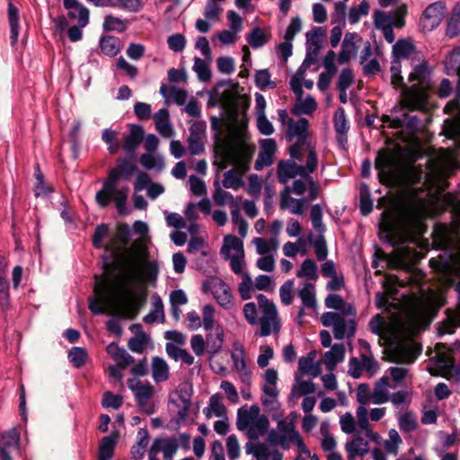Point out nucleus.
<instances>
[{"instance_id": "nucleus-41", "label": "nucleus", "mask_w": 460, "mask_h": 460, "mask_svg": "<svg viewBox=\"0 0 460 460\" xmlns=\"http://www.w3.org/2000/svg\"><path fill=\"white\" fill-rule=\"evenodd\" d=\"M139 161L142 166L146 170L155 169L160 172L164 168V158L159 155L146 153L140 156Z\"/></svg>"}, {"instance_id": "nucleus-43", "label": "nucleus", "mask_w": 460, "mask_h": 460, "mask_svg": "<svg viewBox=\"0 0 460 460\" xmlns=\"http://www.w3.org/2000/svg\"><path fill=\"white\" fill-rule=\"evenodd\" d=\"M359 209L363 216H367L373 210L370 190L366 183H362L359 188Z\"/></svg>"}, {"instance_id": "nucleus-33", "label": "nucleus", "mask_w": 460, "mask_h": 460, "mask_svg": "<svg viewBox=\"0 0 460 460\" xmlns=\"http://www.w3.org/2000/svg\"><path fill=\"white\" fill-rule=\"evenodd\" d=\"M203 413L207 419H210L213 415L217 417H226V408L223 403V398L220 394H213L209 398V404L203 409Z\"/></svg>"}, {"instance_id": "nucleus-62", "label": "nucleus", "mask_w": 460, "mask_h": 460, "mask_svg": "<svg viewBox=\"0 0 460 460\" xmlns=\"http://www.w3.org/2000/svg\"><path fill=\"white\" fill-rule=\"evenodd\" d=\"M316 107L315 100L312 96H307L305 100L296 104L293 111L297 115L311 114L315 111Z\"/></svg>"}, {"instance_id": "nucleus-61", "label": "nucleus", "mask_w": 460, "mask_h": 460, "mask_svg": "<svg viewBox=\"0 0 460 460\" xmlns=\"http://www.w3.org/2000/svg\"><path fill=\"white\" fill-rule=\"evenodd\" d=\"M314 384L310 380H303L297 382V384L292 387L291 394L293 396L297 397L301 395H308L314 394Z\"/></svg>"}, {"instance_id": "nucleus-37", "label": "nucleus", "mask_w": 460, "mask_h": 460, "mask_svg": "<svg viewBox=\"0 0 460 460\" xmlns=\"http://www.w3.org/2000/svg\"><path fill=\"white\" fill-rule=\"evenodd\" d=\"M8 22L10 24L11 44L13 46L18 40V36L20 33V24L19 11L12 2H9L8 4Z\"/></svg>"}, {"instance_id": "nucleus-40", "label": "nucleus", "mask_w": 460, "mask_h": 460, "mask_svg": "<svg viewBox=\"0 0 460 460\" xmlns=\"http://www.w3.org/2000/svg\"><path fill=\"white\" fill-rule=\"evenodd\" d=\"M402 444V439L399 435L398 431L394 429H391L388 431V438L383 442L385 453L393 456L398 455L399 447Z\"/></svg>"}, {"instance_id": "nucleus-6", "label": "nucleus", "mask_w": 460, "mask_h": 460, "mask_svg": "<svg viewBox=\"0 0 460 460\" xmlns=\"http://www.w3.org/2000/svg\"><path fill=\"white\" fill-rule=\"evenodd\" d=\"M260 411V407L257 405L238 409L237 429L241 431L247 430L252 438L264 434L269 427V420L265 415H261Z\"/></svg>"}, {"instance_id": "nucleus-58", "label": "nucleus", "mask_w": 460, "mask_h": 460, "mask_svg": "<svg viewBox=\"0 0 460 460\" xmlns=\"http://www.w3.org/2000/svg\"><path fill=\"white\" fill-rule=\"evenodd\" d=\"M325 36V30L322 27H314L305 34L306 46L322 48V39Z\"/></svg>"}, {"instance_id": "nucleus-64", "label": "nucleus", "mask_w": 460, "mask_h": 460, "mask_svg": "<svg viewBox=\"0 0 460 460\" xmlns=\"http://www.w3.org/2000/svg\"><path fill=\"white\" fill-rule=\"evenodd\" d=\"M411 392L406 390H400L389 395V401L394 406L399 407L409 405L411 402Z\"/></svg>"}, {"instance_id": "nucleus-45", "label": "nucleus", "mask_w": 460, "mask_h": 460, "mask_svg": "<svg viewBox=\"0 0 460 460\" xmlns=\"http://www.w3.org/2000/svg\"><path fill=\"white\" fill-rule=\"evenodd\" d=\"M398 425L402 431L409 433L417 429L418 420L413 412L406 411L399 416Z\"/></svg>"}, {"instance_id": "nucleus-17", "label": "nucleus", "mask_w": 460, "mask_h": 460, "mask_svg": "<svg viewBox=\"0 0 460 460\" xmlns=\"http://www.w3.org/2000/svg\"><path fill=\"white\" fill-rule=\"evenodd\" d=\"M279 208L288 209L293 215H303L307 208L305 198L295 199L290 196V190H283L280 192Z\"/></svg>"}, {"instance_id": "nucleus-21", "label": "nucleus", "mask_w": 460, "mask_h": 460, "mask_svg": "<svg viewBox=\"0 0 460 460\" xmlns=\"http://www.w3.org/2000/svg\"><path fill=\"white\" fill-rule=\"evenodd\" d=\"M144 140V128L140 125L133 124L130 127L129 134L124 137L123 149L124 151L135 158L136 152L139 145Z\"/></svg>"}, {"instance_id": "nucleus-47", "label": "nucleus", "mask_w": 460, "mask_h": 460, "mask_svg": "<svg viewBox=\"0 0 460 460\" xmlns=\"http://www.w3.org/2000/svg\"><path fill=\"white\" fill-rule=\"evenodd\" d=\"M414 52V46L407 40H399L393 46L394 59L407 58Z\"/></svg>"}, {"instance_id": "nucleus-1", "label": "nucleus", "mask_w": 460, "mask_h": 460, "mask_svg": "<svg viewBox=\"0 0 460 460\" xmlns=\"http://www.w3.org/2000/svg\"><path fill=\"white\" fill-rule=\"evenodd\" d=\"M131 230L127 223L117 226L114 235L105 245V250L114 258L126 262L127 270L118 277L119 283L115 290L111 289V282L102 277H95L94 296L89 297V310L96 315L103 314L112 309L123 318L135 319L146 300V288L134 290L128 287L133 279L129 270L132 251L128 248Z\"/></svg>"}, {"instance_id": "nucleus-50", "label": "nucleus", "mask_w": 460, "mask_h": 460, "mask_svg": "<svg viewBox=\"0 0 460 460\" xmlns=\"http://www.w3.org/2000/svg\"><path fill=\"white\" fill-rule=\"evenodd\" d=\"M311 220L314 229L318 232L319 235H323L325 226L323 223V208L320 204H314L311 208Z\"/></svg>"}, {"instance_id": "nucleus-36", "label": "nucleus", "mask_w": 460, "mask_h": 460, "mask_svg": "<svg viewBox=\"0 0 460 460\" xmlns=\"http://www.w3.org/2000/svg\"><path fill=\"white\" fill-rule=\"evenodd\" d=\"M164 319V304L161 297L155 294L153 296L152 309L144 316L143 321L147 324H153L159 320L163 322Z\"/></svg>"}, {"instance_id": "nucleus-42", "label": "nucleus", "mask_w": 460, "mask_h": 460, "mask_svg": "<svg viewBox=\"0 0 460 460\" xmlns=\"http://www.w3.org/2000/svg\"><path fill=\"white\" fill-rule=\"evenodd\" d=\"M296 277L300 279H305L307 280H315L318 278L317 275V264L312 259L305 260L299 270L296 271Z\"/></svg>"}, {"instance_id": "nucleus-16", "label": "nucleus", "mask_w": 460, "mask_h": 460, "mask_svg": "<svg viewBox=\"0 0 460 460\" xmlns=\"http://www.w3.org/2000/svg\"><path fill=\"white\" fill-rule=\"evenodd\" d=\"M136 171L134 158H121L117 166L110 170L108 179L117 185L118 181L128 180Z\"/></svg>"}, {"instance_id": "nucleus-46", "label": "nucleus", "mask_w": 460, "mask_h": 460, "mask_svg": "<svg viewBox=\"0 0 460 460\" xmlns=\"http://www.w3.org/2000/svg\"><path fill=\"white\" fill-rule=\"evenodd\" d=\"M270 77L271 75L268 69L258 70L254 76L256 86L261 91L276 88L277 84Z\"/></svg>"}, {"instance_id": "nucleus-23", "label": "nucleus", "mask_w": 460, "mask_h": 460, "mask_svg": "<svg viewBox=\"0 0 460 460\" xmlns=\"http://www.w3.org/2000/svg\"><path fill=\"white\" fill-rule=\"evenodd\" d=\"M300 165L293 160H281L277 165V174L279 182L287 184L296 175L301 176Z\"/></svg>"}, {"instance_id": "nucleus-24", "label": "nucleus", "mask_w": 460, "mask_h": 460, "mask_svg": "<svg viewBox=\"0 0 460 460\" xmlns=\"http://www.w3.org/2000/svg\"><path fill=\"white\" fill-rule=\"evenodd\" d=\"M212 294L218 305L229 310L234 306V297L230 288L223 281L216 283L212 288Z\"/></svg>"}, {"instance_id": "nucleus-12", "label": "nucleus", "mask_w": 460, "mask_h": 460, "mask_svg": "<svg viewBox=\"0 0 460 460\" xmlns=\"http://www.w3.org/2000/svg\"><path fill=\"white\" fill-rule=\"evenodd\" d=\"M435 235L440 248L445 250H457L460 254V233L455 232L452 227L437 226Z\"/></svg>"}, {"instance_id": "nucleus-10", "label": "nucleus", "mask_w": 460, "mask_h": 460, "mask_svg": "<svg viewBox=\"0 0 460 460\" xmlns=\"http://www.w3.org/2000/svg\"><path fill=\"white\" fill-rule=\"evenodd\" d=\"M263 378L264 385H262L263 397L261 398V403L265 407L274 409L279 396V390L277 388L279 379L278 372L274 368H269L264 373Z\"/></svg>"}, {"instance_id": "nucleus-32", "label": "nucleus", "mask_w": 460, "mask_h": 460, "mask_svg": "<svg viewBox=\"0 0 460 460\" xmlns=\"http://www.w3.org/2000/svg\"><path fill=\"white\" fill-rule=\"evenodd\" d=\"M118 433L114 432L102 438L99 446L98 460H111L118 442Z\"/></svg>"}, {"instance_id": "nucleus-38", "label": "nucleus", "mask_w": 460, "mask_h": 460, "mask_svg": "<svg viewBox=\"0 0 460 460\" xmlns=\"http://www.w3.org/2000/svg\"><path fill=\"white\" fill-rule=\"evenodd\" d=\"M152 376L156 383L164 382L168 379L169 367L164 358L160 357L153 358Z\"/></svg>"}, {"instance_id": "nucleus-28", "label": "nucleus", "mask_w": 460, "mask_h": 460, "mask_svg": "<svg viewBox=\"0 0 460 460\" xmlns=\"http://www.w3.org/2000/svg\"><path fill=\"white\" fill-rule=\"evenodd\" d=\"M208 332L206 336V349L210 355L214 356L222 349L225 333L220 325H217L215 329Z\"/></svg>"}, {"instance_id": "nucleus-26", "label": "nucleus", "mask_w": 460, "mask_h": 460, "mask_svg": "<svg viewBox=\"0 0 460 460\" xmlns=\"http://www.w3.org/2000/svg\"><path fill=\"white\" fill-rule=\"evenodd\" d=\"M384 122H389V127L393 128H416L420 124V119L415 115H409L407 112L403 111V113L400 116L396 115L391 118L388 115L383 117Z\"/></svg>"}, {"instance_id": "nucleus-60", "label": "nucleus", "mask_w": 460, "mask_h": 460, "mask_svg": "<svg viewBox=\"0 0 460 460\" xmlns=\"http://www.w3.org/2000/svg\"><path fill=\"white\" fill-rule=\"evenodd\" d=\"M460 32V8L454 9L451 17L447 22L446 34L449 38L457 36Z\"/></svg>"}, {"instance_id": "nucleus-5", "label": "nucleus", "mask_w": 460, "mask_h": 460, "mask_svg": "<svg viewBox=\"0 0 460 460\" xmlns=\"http://www.w3.org/2000/svg\"><path fill=\"white\" fill-rule=\"evenodd\" d=\"M423 319V311L418 305H413L407 311L406 322L396 321L394 324H385L382 314L374 315L369 321V329L371 332L384 339H397L400 333L405 329V324L409 323L411 329L416 330Z\"/></svg>"}, {"instance_id": "nucleus-63", "label": "nucleus", "mask_w": 460, "mask_h": 460, "mask_svg": "<svg viewBox=\"0 0 460 460\" xmlns=\"http://www.w3.org/2000/svg\"><path fill=\"white\" fill-rule=\"evenodd\" d=\"M222 183L226 189L238 190L243 185V181L234 170H229L224 173Z\"/></svg>"}, {"instance_id": "nucleus-25", "label": "nucleus", "mask_w": 460, "mask_h": 460, "mask_svg": "<svg viewBox=\"0 0 460 460\" xmlns=\"http://www.w3.org/2000/svg\"><path fill=\"white\" fill-rule=\"evenodd\" d=\"M278 428L279 431L283 433L280 439L282 443H284L285 440H288L296 444L303 452H309L299 433L295 429L293 422L286 423L284 420H280L278 423Z\"/></svg>"}, {"instance_id": "nucleus-27", "label": "nucleus", "mask_w": 460, "mask_h": 460, "mask_svg": "<svg viewBox=\"0 0 460 460\" xmlns=\"http://www.w3.org/2000/svg\"><path fill=\"white\" fill-rule=\"evenodd\" d=\"M348 460H354L356 457H362L369 452V445L367 440L358 436L345 444Z\"/></svg>"}, {"instance_id": "nucleus-59", "label": "nucleus", "mask_w": 460, "mask_h": 460, "mask_svg": "<svg viewBox=\"0 0 460 460\" xmlns=\"http://www.w3.org/2000/svg\"><path fill=\"white\" fill-rule=\"evenodd\" d=\"M102 27L104 31H116L122 32L127 28V22L118 17L109 14L104 17Z\"/></svg>"}, {"instance_id": "nucleus-4", "label": "nucleus", "mask_w": 460, "mask_h": 460, "mask_svg": "<svg viewBox=\"0 0 460 460\" xmlns=\"http://www.w3.org/2000/svg\"><path fill=\"white\" fill-rule=\"evenodd\" d=\"M445 66L447 75H456L458 80L455 90V98L449 101L443 109L444 113L449 115L444 121L443 132L447 137L456 139L460 143V50H453L449 53L446 58Z\"/></svg>"}, {"instance_id": "nucleus-35", "label": "nucleus", "mask_w": 460, "mask_h": 460, "mask_svg": "<svg viewBox=\"0 0 460 460\" xmlns=\"http://www.w3.org/2000/svg\"><path fill=\"white\" fill-rule=\"evenodd\" d=\"M297 295L302 301L304 307L314 310L316 308L315 287L311 282H306L303 288L298 289Z\"/></svg>"}, {"instance_id": "nucleus-51", "label": "nucleus", "mask_w": 460, "mask_h": 460, "mask_svg": "<svg viewBox=\"0 0 460 460\" xmlns=\"http://www.w3.org/2000/svg\"><path fill=\"white\" fill-rule=\"evenodd\" d=\"M102 141L108 146V150L111 155L116 154L119 149L118 133L111 128H105L102 133Z\"/></svg>"}, {"instance_id": "nucleus-56", "label": "nucleus", "mask_w": 460, "mask_h": 460, "mask_svg": "<svg viewBox=\"0 0 460 460\" xmlns=\"http://www.w3.org/2000/svg\"><path fill=\"white\" fill-rule=\"evenodd\" d=\"M87 352L84 348L73 347L68 352V358L75 368L82 367L86 361Z\"/></svg>"}, {"instance_id": "nucleus-39", "label": "nucleus", "mask_w": 460, "mask_h": 460, "mask_svg": "<svg viewBox=\"0 0 460 460\" xmlns=\"http://www.w3.org/2000/svg\"><path fill=\"white\" fill-rule=\"evenodd\" d=\"M113 190H116V184L107 178L102 184V189L95 195L97 204L102 208H106L111 203Z\"/></svg>"}, {"instance_id": "nucleus-13", "label": "nucleus", "mask_w": 460, "mask_h": 460, "mask_svg": "<svg viewBox=\"0 0 460 460\" xmlns=\"http://www.w3.org/2000/svg\"><path fill=\"white\" fill-rule=\"evenodd\" d=\"M20 433L13 428L0 434V460H13L12 453L19 449Z\"/></svg>"}, {"instance_id": "nucleus-55", "label": "nucleus", "mask_w": 460, "mask_h": 460, "mask_svg": "<svg viewBox=\"0 0 460 460\" xmlns=\"http://www.w3.org/2000/svg\"><path fill=\"white\" fill-rule=\"evenodd\" d=\"M247 42L253 49H259L267 42L265 33L260 27L253 28L246 37Z\"/></svg>"}, {"instance_id": "nucleus-7", "label": "nucleus", "mask_w": 460, "mask_h": 460, "mask_svg": "<svg viewBox=\"0 0 460 460\" xmlns=\"http://www.w3.org/2000/svg\"><path fill=\"white\" fill-rule=\"evenodd\" d=\"M321 322L325 327H332L333 335L336 340L350 338L356 332V321L347 319L337 312L323 313Z\"/></svg>"}, {"instance_id": "nucleus-30", "label": "nucleus", "mask_w": 460, "mask_h": 460, "mask_svg": "<svg viewBox=\"0 0 460 460\" xmlns=\"http://www.w3.org/2000/svg\"><path fill=\"white\" fill-rule=\"evenodd\" d=\"M345 347L343 344H334L324 354V365L329 371H333L337 365L344 360Z\"/></svg>"}, {"instance_id": "nucleus-57", "label": "nucleus", "mask_w": 460, "mask_h": 460, "mask_svg": "<svg viewBox=\"0 0 460 460\" xmlns=\"http://www.w3.org/2000/svg\"><path fill=\"white\" fill-rule=\"evenodd\" d=\"M193 70L196 72L199 79L202 82H208L211 79V71L205 60L196 57L194 58Z\"/></svg>"}, {"instance_id": "nucleus-31", "label": "nucleus", "mask_w": 460, "mask_h": 460, "mask_svg": "<svg viewBox=\"0 0 460 460\" xmlns=\"http://www.w3.org/2000/svg\"><path fill=\"white\" fill-rule=\"evenodd\" d=\"M453 360V358L447 357L444 353H439L431 358L430 365L427 367V370L433 376H443Z\"/></svg>"}, {"instance_id": "nucleus-3", "label": "nucleus", "mask_w": 460, "mask_h": 460, "mask_svg": "<svg viewBox=\"0 0 460 460\" xmlns=\"http://www.w3.org/2000/svg\"><path fill=\"white\" fill-rule=\"evenodd\" d=\"M256 299L258 305L249 302L243 305V313L247 323L252 326L260 323L261 337L279 332L280 321L275 304L263 294L257 295Z\"/></svg>"}, {"instance_id": "nucleus-48", "label": "nucleus", "mask_w": 460, "mask_h": 460, "mask_svg": "<svg viewBox=\"0 0 460 460\" xmlns=\"http://www.w3.org/2000/svg\"><path fill=\"white\" fill-rule=\"evenodd\" d=\"M318 165V158L314 147L309 148L308 155L306 158L305 165H300V172L302 178L312 177L311 174L314 172Z\"/></svg>"}, {"instance_id": "nucleus-20", "label": "nucleus", "mask_w": 460, "mask_h": 460, "mask_svg": "<svg viewBox=\"0 0 460 460\" xmlns=\"http://www.w3.org/2000/svg\"><path fill=\"white\" fill-rule=\"evenodd\" d=\"M395 388L396 385H393L389 381V376L387 375H384L375 384L374 389L371 393V402L375 404L387 402L390 395L389 390Z\"/></svg>"}, {"instance_id": "nucleus-53", "label": "nucleus", "mask_w": 460, "mask_h": 460, "mask_svg": "<svg viewBox=\"0 0 460 460\" xmlns=\"http://www.w3.org/2000/svg\"><path fill=\"white\" fill-rule=\"evenodd\" d=\"M128 188L118 189L116 187V190H113L112 192L115 207L120 215L127 214L126 203L128 196Z\"/></svg>"}, {"instance_id": "nucleus-49", "label": "nucleus", "mask_w": 460, "mask_h": 460, "mask_svg": "<svg viewBox=\"0 0 460 460\" xmlns=\"http://www.w3.org/2000/svg\"><path fill=\"white\" fill-rule=\"evenodd\" d=\"M394 13H386L376 10L374 13V24L378 30H385V28H393Z\"/></svg>"}, {"instance_id": "nucleus-14", "label": "nucleus", "mask_w": 460, "mask_h": 460, "mask_svg": "<svg viewBox=\"0 0 460 460\" xmlns=\"http://www.w3.org/2000/svg\"><path fill=\"white\" fill-rule=\"evenodd\" d=\"M423 213L424 203L422 200L409 202L402 213V220L405 228L409 230L416 228L420 224Z\"/></svg>"}, {"instance_id": "nucleus-2", "label": "nucleus", "mask_w": 460, "mask_h": 460, "mask_svg": "<svg viewBox=\"0 0 460 460\" xmlns=\"http://www.w3.org/2000/svg\"><path fill=\"white\" fill-rule=\"evenodd\" d=\"M409 80L417 82L416 84L408 87L403 85L401 96V106L403 111H426L429 100L428 90L431 85V69L428 62L422 60L416 65L410 74Z\"/></svg>"}, {"instance_id": "nucleus-44", "label": "nucleus", "mask_w": 460, "mask_h": 460, "mask_svg": "<svg viewBox=\"0 0 460 460\" xmlns=\"http://www.w3.org/2000/svg\"><path fill=\"white\" fill-rule=\"evenodd\" d=\"M63 5L66 10H73L78 13V22L82 26H86L89 22L88 9L77 0H63Z\"/></svg>"}, {"instance_id": "nucleus-19", "label": "nucleus", "mask_w": 460, "mask_h": 460, "mask_svg": "<svg viewBox=\"0 0 460 460\" xmlns=\"http://www.w3.org/2000/svg\"><path fill=\"white\" fill-rule=\"evenodd\" d=\"M234 351L231 354V358L234 363V369L238 372L241 380L243 383H249L252 377L251 371L247 368L245 362V349L243 346L235 342L233 346Z\"/></svg>"}, {"instance_id": "nucleus-29", "label": "nucleus", "mask_w": 460, "mask_h": 460, "mask_svg": "<svg viewBox=\"0 0 460 460\" xmlns=\"http://www.w3.org/2000/svg\"><path fill=\"white\" fill-rule=\"evenodd\" d=\"M107 353L114 359L120 367H126L134 362L133 357L124 348L116 342L110 343L106 348Z\"/></svg>"}, {"instance_id": "nucleus-18", "label": "nucleus", "mask_w": 460, "mask_h": 460, "mask_svg": "<svg viewBox=\"0 0 460 460\" xmlns=\"http://www.w3.org/2000/svg\"><path fill=\"white\" fill-rule=\"evenodd\" d=\"M333 126L339 146L345 149L348 143L349 122L346 119L345 110L339 107L333 116Z\"/></svg>"}, {"instance_id": "nucleus-11", "label": "nucleus", "mask_w": 460, "mask_h": 460, "mask_svg": "<svg viewBox=\"0 0 460 460\" xmlns=\"http://www.w3.org/2000/svg\"><path fill=\"white\" fill-rule=\"evenodd\" d=\"M421 352L416 343H400L391 352V360L398 364H412Z\"/></svg>"}, {"instance_id": "nucleus-15", "label": "nucleus", "mask_w": 460, "mask_h": 460, "mask_svg": "<svg viewBox=\"0 0 460 460\" xmlns=\"http://www.w3.org/2000/svg\"><path fill=\"white\" fill-rule=\"evenodd\" d=\"M445 6L438 2L430 4L423 12L420 23L423 30L432 31L438 27L444 17Z\"/></svg>"}, {"instance_id": "nucleus-8", "label": "nucleus", "mask_w": 460, "mask_h": 460, "mask_svg": "<svg viewBox=\"0 0 460 460\" xmlns=\"http://www.w3.org/2000/svg\"><path fill=\"white\" fill-rule=\"evenodd\" d=\"M375 167L378 171L381 178L394 181L400 174L401 160L398 155L394 151L382 149L376 155Z\"/></svg>"}, {"instance_id": "nucleus-34", "label": "nucleus", "mask_w": 460, "mask_h": 460, "mask_svg": "<svg viewBox=\"0 0 460 460\" xmlns=\"http://www.w3.org/2000/svg\"><path fill=\"white\" fill-rule=\"evenodd\" d=\"M101 51L109 57L117 56L121 49L120 40L118 37L106 35L100 38Z\"/></svg>"}, {"instance_id": "nucleus-22", "label": "nucleus", "mask_w": 460, "mask_h": 460, "mask_svg": "<svg viewBox=\"0 0 460 460\" xmlns=\"http://www.w3.org/2000/svg\"><path fill=\"white\" fill-rule=\"evenodd\" d=\"M309 121L305 118H301L297 121L293 119H288L286 137L289 141L298 140L305 142L308 136Z\"/></svg>"}, {"instance_id": "nucleus-54", "label": "nucleus", "mask_w": 460, "mask_h": 460, "mask_svg": "<svg viewBox=\"0 0 460 460\" xmlns=\"http://www.w3.org/2000/svg\"><path fill=\"white\" fill-rule=\"evenodd\" d=\"M385 375H387L389 380L393 381L391 383L396 385L397 387L408 376L409 369L402 367H390L385 370Z\"/></svg>"}, {"instance_id": "nucleus-52", "label": "nucleus", "mask_w": 460, "mask_h": 460, "mask_svg": "<svg viewBox=\"0 0 460 460\" xmlns=\"http://www.w3.org/2000/svg\"><path fill=\"white\" fill-rule=\"evenodd\" d=\"M215 185L216 189L213 193V199L217 206H224L226 203H228L231 206L233 203L238 201V199H241V198H237L235 199L230 192L221 189L217 185V182H215Z\"/></svg>"}, {"instance_id": "nucleus-9", "label": "nucleus", "mask_w": 460, "mask_h": 460, "mask_svg": "<svg viewBox=\"0 0 460 460\" xmlns=\"http://www.w3.org/2000/svg\"><path fill=\"white\" fill-rule=\"evenodd\" d=\"M133 382V380L128 381V388L134 392L137 405L143 412L148 415L153 414L155 411V406L148 404V400L154 394L153 386L149 384H142L140 381H137L134 385Z\"/></svg>"}]
</instances>
